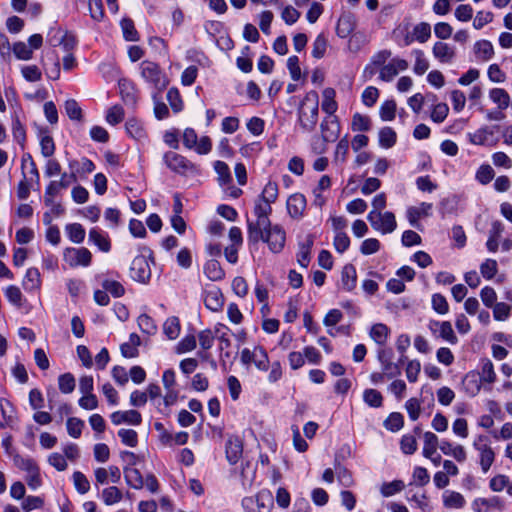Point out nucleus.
Segmentation results:
<instances>
[{"label":"nucleus","instance_id":"obj_55","mask_svg":"<svg viewBox=\"0 0 512 512\" xmlns=\"http://www.w3.org/2000/svg\"><path fill=\"white\" fill-rule=\"evenodd\" d=\"M58 386L59 390L63 394H70L74 391L76 386V381L74 376L71 373H64L58 378Z\"/></svg>","mask_w":512,"mask_h":512},{"label":"nucleus","instance_id":"obj_20","mask_svg":"<svg viewBox=\"0 0 512 512\" xmlns=\"http://www.w3.org/2000/svg\"><path fill=\"white\" fill-rule=\"evenodd\" d=\"M89 242L96 245L100 251L108 253L111 250V242L106 232L98 227H93L89 231Z\"/></svg>","mask_w":512,"mask_h":512},{"label":"nucleus","instance_id":"obj_51","mask_svg":"<svg viewBox=\"0 0 512 512\" xmlns=\"http://www.w3.org/2000/svg\"><path fill=\"white\" fill-rule=\"evenodd\" d=\"M279 190L276 182L269 181L263 188L262 193L259 195V199L268 202L270 204L274 203L278 198Z\"/></svg>","mask_w":512,"mask_h":512},{"label":"nucleus","instance_id":"obj_10","mask_svg":"<svg viewBox=\"0 0 512 512\" xmlns=\"http://www.w3.org/2000/svg\"><path fill=\"white\" fill-rule=\"evenodd\" d=\"M63 259L70 267H88L92 261V254L85 247H67L63 251Z\"/></svg>","mask_w":512,"mask_h":512},{"label":"nucleus","instance_id":"obj_62","mask_svg":"<svg viewBox=\"0 0 512 512\" xmlns=\"http://www.w3.org/2000/svg\"><path fill=\"white\" fill-rule=\"evenodd\" d=\"M363 400L370 407L378 408L382 406L383 397L375 389H366L363 393Z\"/></svg>","mask_w":512,"mask_h":512},{"label":"nucleus","instance_id":"obj_59","mask_svg":"<svg viewBox=\"0 0 512 512\" xmlns=\"http://www.w3.org/2000/svg\"><path fill=\"white\" fill-rule=\"evenodd\" d=\"M254 365L260 371H267L269 368V357L266 350L261 346L255 347V359L253 361Z\"/></svg>","mask_w":512,"mask_h":512},{"label":"nucleus","instance_id":"obj_7","mask_svg":"<svg viewBox=\"0 0 512 512\" xmlns=\"http://www.w3.org/2000/svg\"><path fill=\"white\" fill-rule=\"evenodd\" d=\"M377 359L380 362L382 372L386 378L393 379L401 375V364L406 361L405 356H401L398 363L392 361V351L390 349L379 348Z\"/></svg>","mask_w":512,"mask_h":512},{"label":"nucleus","instance_id":"obj_60","mask_svg":"<svg viewBox=\"0 0 512 512\" xmlns=\"http://www.w3.org/2000/svg\"><path fill=\"white\" fill-rule=\"evenodd\" d=\"M120 25L123 32V37L126 41L138 40V32L135 29L134 23L131 19H122Z\"/></svg>","mask_w":512,"mask_h":512},{"label":"nucleus","instance_id":"obj_2","mask_svg":"<svg viewBox=\"0 0 512 512\" xmlns=\"http://www.w3.org/2000/svg\"><path fill=\"white\" fill-rule=\"evenodd\" d=\"M272 213L271 204L259 198L255 201V221H247V240L249 244H257L262 237L261 230L270 227L269 215Z\"/></svg>","mask_w":512,"mask_h":512},{"label":"nucleus","instance_id":"obj_18","mask_svg":"<svg viewBox=\"0 0 512 512\" xmlns=\"http://www.w3.org/2000/svg\"><path fill=\"white\" fill-rule=\"evenodd\" d=\"M53 31L54 29H52L50 33ZM50 42L54 46H62L67 53H71V50L76 46L77 40L73 34L69 32L62 33L60 29H57L55 30V35L51 36Z\"/></svg>","mask_w":512,"mask_h":512},{"label":"nucleus","instance_id":"obj_5","mask_svg":"<svg viewBox=\"0 0 512 512\" xmlns=\"http://www.w3.org/2000/svg\"><path fill=\"white\" fill-rule=\"evenodd\" d=\"M367 220L374 230L382 234L392 233L397 227L395 215L390 211H370L367 215Z\"/></svg>","mask_w":512,"mask_h":512},{"label":"nucleus","instance_id":"obj_35","mask_svg":"<svg viewBox=\"0 0 512 512\" xmlns=\"http://www.w3.org/2000/svg\"><path fill=\"white\" fill-rule=\"evenodd\" d=\"M205 275L212 281L222 280L225 272L217 260L211 259L204 266Z\"/></svg>","mask_w":512,"mask_h":512},{"label":"nucleus","instance_id":"obj_43","mask_svg":"<svg viewBox=\"0 0 512 512\" xmlns=\"http://www.w3.org/2000/svg\"><path fill=\"white\" fill-rule=\"evenodd\" d=\"M424 446H423V456L431 457L436 454L437 446H438V437L428 431L424 433Z\"/></svg>","mask_w":512,"mask_h":512},{"label":"nucleus","instance_id":"obj_14","mask_svg":"<svg viewBox=\"0 0 512 512\" xmlns=\"http://www.w3.org/2000/svg\"><path fill=\"white\" fill-rule=\"evenodd\" d=\"M306 205V198L303 194H292L286 202L287 212L291 218L300 220L304 216Z\"/></svg>","mask_w":512,"mask_h":512},{"label":"nucleus","instance_id":"obj_1","mask_svg":"<svg viewBox=\"0 0 512 512\" xmlns=\"http://www.w3.org/2000/svg\"><path fill=\"white\" fill-rule=\"evenodd\" d=\"M318 115L319 95L315 90H310L305 94L297 109L300 128L305 132L314 131L318 123Z\"/></svg>","mask_w":512,"mask_h":512},{"label":"nucleus","instance_id":"obj_41","mask_svg":"<svg viewBox=\"0 0 512 512\" xmlns=\"http://www.w3.org/2000/svg\"><path fill=\"white\" fill-rule=\"evenodd\" d=\"M480 382L492 384L496 381V373L491 360L484 359L481 362V371L479 373Z\"/></svg>","mask_w":512,"mask_h":512},{"label":"nucleus","instance_id":"obj_45","mask_svg":"<svg viewBox=\"0 0 512 512\" xmlns=\"http://www.w3.org/2000/svg\"><path fill=\"white\" fill-rule=\"evenodd\" d=\"M351 129L354 132H366L371 129V120L368 116L355 113L352 117Z\"/></svg>","mask_w":512,"mask_h":512},{"label":"nucleus","instance_id":"obj_22","mask_svg":"<svg viewBox=\"0 0 512 512\" xmlns=\"http://www.w3.org/2000/svg\"><path fill=\"white\" fill-rule=\"evenodd\" d=\"M204 304L206 308L211 311H219L224 304V298L221 290L219 288L213 287L205 291Z\"/></svg>","mask_w":512,"mask_h":512},{"label":"nucleus","instance_id":"obj_61","mask_svg":"<svg viewBox=\"0 0 512 512\" xmlns=\"http://www.w3.org/2000/svg\"><path fill=\"white\" fill-rule=\"evenodd\" d=\"M492 135L493 131L488 127H482L474 133L469 134V140L474 145H484Z\"/></svg>","mask_w":512,"mask_h":512},{"label":"nucleus","instance_id":"obj_56","mask_svg":"<svg viewBox=\"0 0 512 512\" xmlns=\"http://www.w3.org/2000/svg\"><path fill=\"white\" fill-rule=\"evenodd\" d=\"M84 426V421L77 417H70L67 419L66 422L67 432L69 436L75 439L81 436Z\"/></svg>","mask_w":512,"mask_h":512},{"label":"nucleus","instance_id":"obj_63","mask_svg":"<svg viewBox=\"0 0 512 512\" xmlns=\"http://www.w3.org/2000/svg\"><path fill=\"white\" fill-rule=\"evenodd\" d=\"M107 123L110 125H117L124 119V109L120 105L110 107L105 117Z\"/></svg>","mask_w":512,"mask_h":512},{"label":"nucleus","instance_id":"obj_17","mask_svg":"<svg viewBox=\"0 0 512 512\" xmlns=\"http://www.w3.org/2000/svg\"><path fill=\"white\" fill-rule=\"evenodd\" d=\"M432 209L431 203L422 202L419 206H410L406 210V217L409 224L414 228H419V220L423 216H428Z\"/></svg>","mask_w":512,"mask_h":512},{"label":"nucleus","instance_id":"obj_6","mask_svg":"<svg viewBox=\"0 0 512 512\" xmlns=\"http://www.w3.org/2000/svg\"><path fill=\"white\" fill-rule=\"evenodd\" d=\"M261 234L260 241L267 243L271 252L280 253L283 250L286 242V233L280 225L270 224V227L261 230Z\"/></svg>","mask_w":512,"mask_h":512},{"label":"nucleus","instance_id":"obj_3","mask_svg":"<svg viewBox=\"0 0 512 512\" xmlns=\"http://www.w3.org/2000/svg\"><path fill=\"white\" fill-rule=\"evenodd\" d=\"M140 72L142 78L157 90L158 93L162 92L169 83L164 72L154 62L143 61L140 64Z\"/></svg>","mask_w":512,"mask_h":512},{"label":"nucleus","instance_id":"obj_48","mask_svg":"<svg viewBox=\"0 0 512 512\" xmlns=\"http://www.w3.org/2000/svg\"><path fill=\"white\" fill-rule=\"evenodd\" d=\"M412 54L415 57V64L413 67V71L417 75H423L429 69V62L425 57V54L422 50L415 49L412 51Z\"/></svg>","mask_w":512,"mask_h":512},{"label":"nucleus","instance_id":"obj_24","mask_svg":"<svg viewBox=\"0 0 512 512\" xmlns=\"http://www.w3.org/2000/svg\"><path fill=\"white\" fill-rule=\"evenodd\" d=\"M22 286L27 292H34L41 287L40 272L37 268H28L22 280Z\"/></svg>","mask_w":512,"mask_h":512},{"label":"nucleus","instance_id":"obj_28","mask_svg":"<svg viewBox=\"0 0 512 512\" xmlns=\"http://www.w3.org/2000/svg\"><path fill=\"white\" fill-rule=\"evenodd\" d=\"M443 505L449 509H461L465 506L466 500L464 496L452 490H446L442 495Z\"/></svg>","mask_w":512,"mask_h":512},{"label":"nucleus","instance_id":"obj_13","mask_svg":"<svg viewBox=\"0 0 512 512\" xmlns=\"http://www.w3.org/2000/svg\"><path fill=\"white\" fill-rule=\"evenodd\" d=\"M430 331L450 344H456L458 339L449 321L431 320L428 324Z\"/></svg>","mask_w":512,"mask_h":512},{"label":"nucleus","instance_id":"obj_33","mask_svg":"<svg viewBox=\"0 0 512 512\" xmlns=\"http://www.w3.org/2000/svg\"><path fill=\"white\" fill-rule=\"evenodd\" d=\"M123 498L122 491L116 486H109L102 490L101 499L107 506L119 503Z\"/></svg>","mask_w":512,"mask_h":512},{"label":"nucleus","instance_id":"obj_21","mask_svg":"<svg viewBox=\"0 0 512 512\" xmlns=\"http://www.w3.org/2000/svg\"><path fill=\"white\" fill-rule=\"evenodd\" d=\"M432 54L441 63H450L455 57V48L445 42L438 41L432 48Z\"/></svg>","mask_w":512,"mask_h":512},{"label":"nucleus","instance_id":"obj_19","mask_svg":"<svg viewBox=\"0 0 512 512\" xmlns=\"http://www.w3.org/2000/svg\"><path fill=\"white\" fill-rule=\"evenodd\" d=\"M72 183H75V177L73 174L63 173L61 174L60 180H54L51 181L46 189L45 194L47 195V198L50 199V196L56 197L62 189H66L69 187Z\"/></svg>","mask_w":512,"mask_h":512},{"label":"nucleus","instance_id":"obj_38","mask_svg":"<svg viewBox=\"0 0 512 512\" xmlns=\"http://www.w3.org/2000/svg\"><path fill=\"white\" fill-rule=\"evenodd\" d=\"M489 98L497 104L500 110H505L510 103V96L503 88H493L489 92Z\"/></svg>","mask_w":512,"mask_h":512},{"label":"nucleus","instance_id":"obj_8","mask_svg":"<svg viewBox=\"0 0 512 512\" xmlns=\"http://www.w3.org/2000/svg\"><path fill=\"white\" fill-rule=\"evenodd\" d=\"M163 161L171 171L180 175H186L187 173L197 171L195 164L189 161L186 157L173 151L166 152L163 155Z\"/></svg>","mask_w":512,"mask_h":512},{"label":"nucleus","instance_id":"obj_46","mask_svg":"<svg viewBox=\"0 0 512 512\" xmlns=\"http://www.w3.org/2000/svg\"><path fill=\"white\" fill-rule=\"evenodd\" d=\"M72 481L76 491L79 494H86L90 490V481L88 480L84 473L80 471H75L72 475Z\"/></svg>","mask_w":512,"mask_h":512},{"label":"nucleus","instance_id":"obj_23","mask_svg":"<svg viewBox=\"0 0 512 512\" xmlns=\"http://www.w3.org/2000/svg\"><path fill=\"white\" fill-rule=\"evenodd\" d=\"M313 243L314 238L312 235H308L303 242L299 243L297 262L303 268H307L310 263Z\"/></svg>","mask_w":512,"mask_h":512},{"label":"nucleus","instance_id":"obj_57","mask_svg":"<svg viewBox=\"0 0 512 512\" xmlns=\"http://www.w3.org/2000/svg\"><path fill=\"white\" fill-rule=\"evenodd\" d=\"M403 425L404 417L401 413L398 412L391 413L384 421V427L391 432L399 431Z\"/></svg>","mask_w":512,"mask_h":512},{"label":"nucleus","instance_id":"obj_25","mask_svg":"<svg viewBox=\"0 0 512 512\" xmlns=\"http://www.w3.org/2000/svg\"><path fill=\"white\" fill-rule=\"evenodd\" d=\"M357 284L356 268L352 264H347L343 267L341 272V286L342 289L351 292L355 289Z\"/></svg>","mask_w":512,"mask_h":512},{"label":"nucleus","instance_id":"obj_37","mask_svg":"<svg viewBox=\"0 0 512 512\" xmlns=\"http://www.w3.org/2000/svg\"><path fill=\"white\" fill-rule=\"evenodd\" d=\"M477 451L479 452V463L481 469L486 473L494 462L495 453L490 446H483L481 448L477 447Z\"/></svg>","mask_w":512,"mask_h":512},{"label":"nucleus","instance_id":"obj_30","mask_svg":"<svg viewBox=\"0 0 512 512\" xmlns=\"http://www.w3.org/2000/svg\"><path fill=\"white\" fill-rule=\"evenodd\" d=\"M320 127L325 141L329 142L337 139L340 127L336 119L325 118L321 122Z\"/></svg>","mask_w":512,"mask_h":512},{"label":"nucleus","instance_id":"obj_64","mask_svg":"<svg viewBox=\"0 0 512 512\" xmlns=\"http://www.w3.org/2000/svg\"><path fill=\"white\" fill-rule=\"evenodd\" d=\"M405 485L402 480H394L392 482L384 483L381 486V494L384 497H390L393 496L396 493L401 492L404 489Z\"/></svg>","mask_w":512,"mask_h":512},{"label":"nucleus","instance_id":"obj_52","mask_svg":"<svg viewBox=\"0 0 512 512\" xmlns=\"http://www.w3.org/2000/svg\"><path fill=\"white\" fill-rule=\"evenodd\" d=\"M500 505V499L498 497L487 498H476L472 502V509L474 512H486L490 507Z\"/></svg>","mask_w":512,"mask_h":512},{"label":"nucleus","instance_id":"obj_53","mask_svg":"<svg viewBox=\"0 0 512 512\" xmlns=\"http://www.w3.org/2000/svg\"><path fill=\"white\" fill-rule=\"evenodd\" d=\"M396 109L397 105L395 100H386L380 106L379 116L383 121H392L395 118Z\"/></svg>","mask_w":512,"mask_h":512},{"label":"nucleus","instance_id":"obj_27","mask_svg":"<svg viewBox=\"0 0 512 512\" xmlns=\"http://www.w3.org/2000/svg\"><path fill=\"white\" fill-rule=\"evenodd\" d=\"M243 445L239 438H230L226 443V458L230 464H236L242 456Z\"/></svg>","mask_w":512,"mask_h":512},{"label":"nucleus","instance_id":"obj_40","mask_svg":"<svg viewBox=\"0 0 512 512\" xmlns=\"http://www.w3.org/2000/svg\"><path fill=\"white\" fill-rule=\"evenodd\" d=\"M66 234L70 241L76 244H80L85 239V229L79 223L67 224L65 227Z\"/></svg>","mask_w":512,"mask_h":512},{"label":"nucleus","instance_id":"obj_29","mask_svg":"<svg viewBox=\"0 0 512 512\" xmlns=\"http://www.w3.org/2000/svg\"><path fill=\"white\" fill-rule=\"evenodd\" d=\"M474 53L478 60L487 62L494 56V48L490 41L479 40L474 44Z\"/></svg>","mask_w":512,"mask_h":512},{"label":"nucleus","instance_id":"obj_15","mask_svg":"<svg viewBox=\"0 0 512 512\" xmlns=\"http://www.w3.org/2000/svg\"><path fill=\"white\" fill-rule=\"evenodd\" d=\"M114 425L128 424L138 426L142 423V416L137 410L115 411L110 416Z\"/></svg>","mask_w":512,"mask_h":512},{"label":"nucleus","instance_id":"obj_49","mask_svg":"<svg viewBox=\"0 0 512 512\" xmlns=\"http://www.w3.org/2000/svg\"><path fill=\"white\" fill-rule=\"evenodd\" d=\"M494 176L495 172L489 164H482L475 173V179L482 185L489 184Z\"/></svg>","mask_w":512,"mask_h":512},{"label":"nucleus","instance_id":"obj_16","mask_svg":"<svg viewBox=\"0 0 512 512\" xmlns=\"http://www.w3.org/2000/svg\"><path fill=\"white\" fill-rule=\"evenodd\" d=\"M68 167L70 169V174H73L75 177V182L77 181L78 176L86 177L95 170L94 163L86 157H83L80 160H69Z\"/></svg>","mask_w":512,"mask_h":512},{"label":"nucleus","instance_id":"obj_39","mask_svg":"<svg viewBox=\"0 0 512 512\" xmlns=\"http://www.w3.org/2000/svg\"><path fill=\"white\" fill-rule=\"evenodd\" d=\"M125 480L128 486L133 489H141L144 487V479L140 471L136 468H124Z\"/></svg>","mask_w":512,"mask_h":512},{"label":"nucleus","instance_id":"obj_9","mask_svg":"<svg viewBox=\"0 0 512 512\" xmlns=\"http://www.w3.org/2000/svg\"><path fill=\"white\" fill-rule=\"evenodd\" d=\"M148 255L136 256L130 266V276L133 280L140 283H147L151 278V268L149 259L152 256V252L147 250Z\"/></svg>","mask_w":512,"mask_h":512},{"label":"nucleus","instance_id":"obj_50","mask_svg":"<svg viewBox=\"0 0 512 512\" xmlns=\"http://www.w3.org/2000/svg\"><path fill=\"white\" fill-rule=\"evenodd\" d=\"M163 331L170 340L176 339L180 333L179 319L174 316L169 317L163 324Z\"/></svg>","mask_w":512,"mask_h":512},{"label":"nucleus","instance_id":"obj_36","mask_svg":"<svg viewBox=\"0 0 512 512\" xmlns=\"http://www.w3.org/2000/svg\"><path fill=\"white\" fill-rule=\"evenodd\" d=\"M214 170L218 175V183L221 187L226 186V184H231L232 176L230 172L229 166L223 161H215L214 162Z\"/></svg>","mask_w":512,"mask_h":512},{"label":"nucleus","instance_id":"obj_12","mask_svg":"<svg viewBox=\"0 0 512 512\" xmlns=\"http://www.w3.org/2000/svg\"><path fill=\"white\" fill-rule=\"evenodd\" d=\"M408 62L402 58H392L388 63L380 66L379 79L384 82H391L400 72L408 69Z\"/></svg>","mask_w":512,"mask_h":512},{"label":"nucleus","instance_id":"obj_32","mask_svg":"<svg viewBox=\"0 0 512 512\" xmlns=\"http://www.w3.org/2000/svg\"><path fill=\"white\" fill-rule=\"evenodd\" d=\"M322 97V110L330 116L333 115L338 109V104L335 100L336 91L331 87H327L323 90Z\"/></svg>","mask_w":512,"mask_h":512},{"label":"nucleus","instance_id":"obj_54","mask_svg":"<svg viewBox=\"0 0 512 512\" xmlns=\"http://www.w3.org/2000/svg\"><path fill=\"white\" fill-rule=\"evenodd\" d=\"M348 151H349V141H348V137L345 136L339 140V142L336 146L335 153H334V162L337 164H343L347 159Z\"/></svg>","mask_w":512,"mask_h":512},{"label":"nucleus","instance_id":"obj_11","mask_svg":"<svg viewBox=\"0 0 512 512\" xmlns=\"http://www.w3.org/2000/svg\"><path fill=\"white\" fill-rule=\"evenodd\" d=\"M392 52L388 49L380 50L376 52L370 59L369 63L364 67L361 78L364 82L371 80L377 72L380 70V66H383L390 58Z\"/></svg>","mask_w":512,"mask_h":512},{"label":"nucleus","instance_id":"obj_58","mask_svg":"<svg viewBox=\"0 0 512 512\" xmlns=\"http://www.w3.org/2000/svg\"><path fill=\"white\" fill-rule=\"evenodd\" d=\"M412 32L416 41L425 43L431 37V26L429 23L421 22L414 26Z\"/></svg>","mask_w":512,"mask_h":512},{"label":"nucleus","instance_id":"obj_42","mask_svg":"<svg viewBox=\"0 0 512 512\" xmlns=\"http://www.w3.org/2000/svg\"><path fill=\"white\" fill-rule=\"evenodd\" d=\"M4 295L12 305L18 308L23 306L24 297L19 287L15 285L7 286L4 289Z\"/></svg>","mask_w":512,"mask_h":512},{"label":"nucleus","instance_id":"obj_44","mask_svg":"<svg viewBox=\"0 0 512 512\" xmlns=\"http://www.w3.org/2000/svg\"><path fill=\"white\" fill-rule=\"evenodd\" d=\"M397 139L396 132L391 127H383L379 131V145L383 148H391Z\"/></svg>","mask_w":512,"mask_h":512},{"label":"nucleus","instance_id":"obj_34","mask_svg":"<svg viewBox=\"0 0 512 512\" xmlns=\"http://www.w3.org/2000/svg\"><path fill=\"white\" fill-rule=\"evenodd\" d=\"M125 128L127 133L134 139L141 141L146 138V131L143 124L135 119L130 118L126 121Z\"/></svg>","mask_w":512,"mask_h":512},{"label":"nucleus","instance_id":"obj_26","mask_svg":"<svg viewBox=\"0 0 512 512\" xmlns=\"http://www.w3.org/2000/svg\"><path fill=\"white\" fill-rule=\"evenodd\" d=\"M389 335L390 329L383 323L374 324L369 331V336L380 348L387 343Z\"/></svg>","mask_w":512,"mask_h":512},{"label":"nucleus","instance_id":"obj_47","mask_svg":"<svg viewBox=\"0 0 512 512\" xmlns=\"http://www.w3.org/2000/svg\"><path fill=\"white\" fill-rule=\"evenodd\" d=\"M12 459H13L14 465L18 469L25 471L26 473H28L38 467L35 460L28 456L24 457L20 454H15L12 456Z\"/></svg>","mask_w":512,"mask_h":512},{"label":"nucleus","instance_id":"obj_31","mask_svg":"<svg viewBox=\"0 0 512 512\" xmlns=\"http://www.w3.org/2000/svg\"><path fill=\"white\" fill-rule=\"evenodd\" d=\"M119 89L125 104L133 106L137 103L138 96L133 83L128 80H121L119 82Z\"/></svg>","mask_w":512,"mask_h":512},{"label":"nucleus","instance_id":"obj_4","mask_svg":"<svg viewBox=\"0 0 512 512\" xmlns=\"http://www.w3.org/2000/svg\"><path fill=\"white\" fill-rule=\"evenodd\" d=\"M241 505L246 512H271L274 498L268 489H262L254 497H244Z\"/></svg>","mask_w":512,"mask_h":512}]
</instances>
